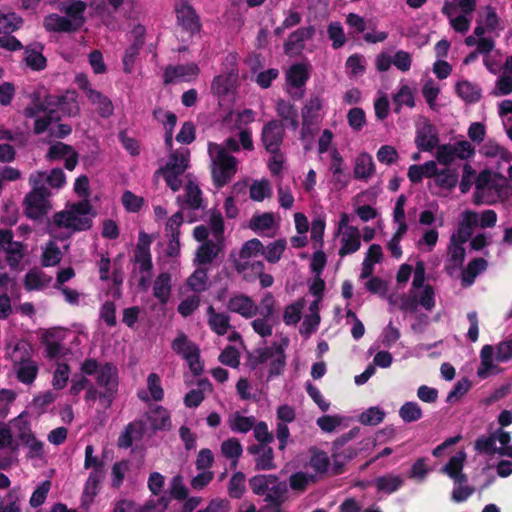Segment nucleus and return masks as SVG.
<instances>
[{
	"mask_svg": "<svg viewBox=\"0 0 512 512\" xmlns=\"http://www.w3.org/2000/svg\"><path fill=\"white\" fill-rule=\"evenodd\" d=\"M277 113L282 120L286 122L287 126H291L294 129L297 127V111L291 104L285 101H279L277 104Z\"/></svg>",
	"mask_w": 512,
	"mask_h": 512,
	"instance_id": "774afa93",
	"label": "nucleus"
},
{
	"mask_svg": "<svg viewBox=\"0 0 512 512\" xmlns=\"http://www.w3.org/2000/svg\"><path fill=\"white\" fill-rule=\"evenodd\" d=\"M47 159L64 160L67 170H73L78 163L76 151L71 146L62 142H57L49 148Z\"/></svg>",
	"mask_w": 512,
	"mask_h": 512,
	"instance_id": "c85d7f7f",
	"label": "nucleus"
},
{
	"mask_svg": "<svg viewBox=\"0 0 512 512\" xmlns=\"http://www.w3.org/2000/svg\"><path fill=\"white\" fill-rule=\"evenodd\" d=\"M137 395L139 399L145 402L162 400L164 391L159 376L155 373L149 374L147 377V389H140Z\"/></svg>",
	"mask_w": 512,
	"mask_h": 512,
	"instance_id": "e433bc0d",
	"label": "nucleus"
},
{
	"mask_svg": "<svg viewBox=\"0 0 512 512\" xmlns=\"http://www.w3.org/2000/svg\"><path fill=\"white\" fill-rule=\"evenodd\" d=\"M419 306L426 311H431L435 306L434 290L429 284H425V264L422 261L416 263L411 289L402 299L400 308L415 312Z\"/></svg>",
	"mask_w": 512,
	"mask_h": 512,
	"instance_id": "39448f33",
	"label": "nucleus"
},
{
	"mask_svg": "<svg viewBox=\"0 0 512 512\" xmlns=\"http://www.w3.org/2000/svg\"><path fill=\"white\" fill-rule=\"evenodd\" d=\"M287 247V241L285 239H277L271 243H269L266 247H264V252L262 255L269 263H277L284 251Z\"/></svg>",
	"mask_w": 512,
	"mask_h": 512,
	"instance_id": "6e6d98bb",
	"label": "nucleus"
},
{
	"mask_svg": "<svg viewBox=\"0 0 512 512\" xmlns=\"http://www.w3.org/2000/svg\"><path fill=\"white\" fill-rule=\"evenodd\" d=\"M462 242L455 235H452L448 247V255L445 261V268L450 275L462 268L465 259V249Z\"/></svg>",
	"mask_w": 512,
	"mask_h": 512,
	"instance_id": "bb28decb",
	"label": "nucleus"
},
{
	"mask_svg": "<svg viewBox=\"0 0 512 512\" xmlns=\"http://www.w3.org/2000/svg\"><path fill=\"white\" fill-rule=\"evenodd\" d=\"M147 425L152 430H166L171 426L169 412L162 406H156L146 415Z\"/></svg>",
	"mask_w": 512,
	"mask_h": 512,
	"instance_id": "ea45409f",
	"label": "nucleus"
},
{
	"mask_svg": "<svg viewBox=\"0 0 512 512\" xmlns=\"http://www.w3.org/2000/svg\"><path fill=\"white\" fill-rule=\"evenodd\" d=\"M242 452V445L236 438L227 439L221 444L222 455L230 459L233 466L237 464V461L242 455Z\"/></svg>",
	"mask_w": 512,
	"mask_h": 512,
	"instance_id": "13d9d810",
	"label": "nucleus"
},
{
	"mask_svg": "<svg viewBox=\"0 0 512 512\" xmlns=\"http://www.w3.org/2000/svg\"><path fill=\"white\" fill-rule=\"evenodd\" d=\"M86 3L81 0H65L58 6L64 15L56 13L44 18L43 26L50 32H75L85 23Z\"/></svg>",
	"mask_w": 512,
	"mask_h": 512,
	"instance_id": "20e7f679",
	"label": "nucleus"
},
{
	"mask_svg": "<svg viewBox=\"0 0 512 512\" xmlns=\"http://www.w3.org/2000/svg\"><path fill=\"white\" fill-rule=\"evenodd\" d=\"M249 227L260 235L274 236L279 223L272 212H264L254 215L249 222Z\"/></svg>",
	"mask_w": 512,
	"mask_h": 512,
	"instance_id": "cd10ccee",
	"label": "nucleus"
},
{
	"mask_svg": "<svg viewBox=\"0 0 512 512\" xmlns=\"http://www.w3.org/2000/svg\"><path fill=\"white\" fill-rule=\"evenodd\" d=\"M383 259L382 248L378 244H372L366 252V256L362 263L360 278H368L373 274L374 265Z\"/></svg>",
	"mask_w": 512,
	"mask_h": 512,
	"instance_id": "c03bdc74",
	"label": "nucleus"
},
{
	"mask_svg": "<svg viewBox=\"0 0 512 512\" xmlns=\"http://www.w3.org/2000/svg\"><path fill=\"white\" fill-rule=\"evenodd\" d=\"M497 222V214L493 210H484L478 213L473 210H465L459 218L458 230L454 234L459 241L466 243L477 228H491Z\"/></svg>",
	"mask_w": 512,
	"mask_h": 512,
	"instance_id": "9d476101",
	"label": "nucleus"
},
{
	"mask_svg": "<svg viewBox=\"0 0 512 512\" xmlns=\"http://www.w3.org/2000/svg\"><path fill=\"white\" fill-rule=\"evenodd\" d=\"M310 65L298 63L292 65L286 73V79L290 86L302 87L309 77Z\"/></svg>",
	"mask_w": 512,
	"mask_h": 512,
	"instance_id": "a18cd8bd",
	"label": "nucleus"
},
{
	"mask_svg": "<svg viewBox=\"0 0 512 512\" xmlns=\"http://www.w3.org/2000/svg\"><path fill=\"white\" fill-rule=\"evenodd\" d=\"M104 477V469H100L99 467L96 469H92L89 474V477L85 483L83 494H82V503L85 506H89L94 497L99 492L100 482Z\"/></svg>",
	"mask_w": 512,
	"mask_h": 512,
	"instance_id": "72a5a7b5",
	"label": "nucleus"
},
{
	"mask_svg": "<svg viewBox=\"0 0 512 512\" xmlns=\"http://www.w3.org/2000/svg\"><path fill=\"white\" fill-rule=\"evenodd\" d=\"M156 117L163 123L165 128V144L168 148L173 145V129L177 122V117L172 112L158 111L155 112Z\"/></svg>",
	"mask_w": 512,
	"mask_h": 512,
	"instance_id": "864d4df0",
	"label": "nucleus"
},
{
	"mask_svg": "<svg viewBox=\"0 0 512 512\" xmlns=\"http://www.w3.org/2000/svg\"><path fill=\"white\" fill-rule=\"evenodd\" d=\"M227 307L231 312L237 313L244 318H252L258 311V306L254 301L243 294L233 295L229 299Z\"/></svg>",
	"mask_w": 512,
	"mask_h": 512,
	"instance_id": "7c9ffc66",
	"label": "nucleus"
},
{
	"mask_svg": "<svg viewBox=\"0 0 512 512\" xmlns=\"http://www.w3.org/2000/svg\"><path fill=\"white\" fill-rule=\"evenodd\" d=\"M350 418L343 415H324L316 420L318 427L325 433H332L347 428Z\"/></svg>",
	"mask_w": 512,
	"mask_h": 512,
	"instance_id": "37998d69",
	"label": "nucleus"
},
{
	"mask_svg": "<svg viewBox=\"0 0 512 512\" xmlns=\"http://www.w3.org/2000/svg\"><path fill=\"white\" fill-rule=\"evenodd\" d=\"M255 362L264 365L269 371V377H273L284 369L285 355L282 349L266 348L257 351Z\"/></svg>",
	"mask_w": 512,
	"mask_h": 512,
	"instance_id": "6ab92c4d",
	"label": "nucleus"
},
{
	"mask_svg": "<svg viewBox=\"0 0 512 512\" xmlns=\"http://www.w3.org/2000/svg\"><path fill=\"white\" fill-rule=\"evenodd\" d=\"M79 111L77 94L74 91H67L63 95H48L43 100H34L32 105L25 109V116L35 119L34 132L40 134L61 115L75 116Z\"/></svg>",
	"mask_w": 512,
	"mask_h": 512,
	"instance_id": "f03ea898",
	"label": "nucleus"
},
{
	"mask_svg": "<svg viewBox=\"0 0 512 512\" xmlns=\"http://www.w3.org/2000/svg\"><path fill=\"white\" fill-rule=\"evenodd\" d=\"M511 359L512 339L503 341L496 346L484 345L480 351V365L477 369L478 377L485 379L491 375L498 374L501 371L498 364Z\"/></svg>",
	"mask_w": 512,
	"mask_h": 512,
	"instance_id": "0eeeda50",
	"label": "nucleus"
},
{
	"mask_svg": "<svg viewBox=\"0 0 512 512\" xmlns=\"http://www.w3.org/2000/svg\"><path fill=\"white\" fill-rule=\"evenodd\" d=\"M189 150L187 148H180L173 151L166 162L155 172V177H163L166 185L176 192L180 189L182 181L181 175L189 166Z\"/></svg>",
	"mask_w": 512,
	"mask_h": 512,
	"instance_id": "1a4fd4ad",
	"label": "nucleus"
},
{
	"mask_svg": "<svg viewBox=\"0 0 512 512\" xmlns=\"http://www.w3.org/2000/svg\"><path fill=\"white\" fill-rule=\"evenodd\" d=\"M314 34L313 27L300 28L293 32L285 43V52L289 55L299 53L304 46V41L310 39Z\"/></svg>",
	"mask_w": 512,
	"mask_h": 512,
	"instance_id": "58836bf2",
	"label": "nucleus"
},
{
	"mask_svg": "<svg viewBox=\"0 0 512 512\" xmlns=\"http://www.w3.org/2000/svg\"><path fill=\"white\" fill-rule=\"evenodd\" d=\"M22 444L28 449V458L32 460H42L44 458V443L38 440L35 435L24 440Z\"/></svg>",
	"mask_w": 512,
	"mask_h": 512,
	"instance_id": "338daca9",
	"label": "nucleus"
},
{
	"mask_svg": "<svg viewBox=\"0 0 512 512\" xmlns=\"http://www.w3.org/2000/svg\"><path fill=\"white\" fill-rule=\"evenodd\" d=\"M43 47L39 44L30 45L25 49V62L33 70H42L46 67V58L42 54Z\"/></svg>",
	"mask_w": 512,
	"mask_h": 512,
	"instance_id": "09e8293b",
	"label": "nucleus"
},
{
	"mask_svg": "<svg viewBox=\"0 0 512 512\" xmlns=\"http://www.w3.org/2000/svg\"><path fill=\"white\" fill-rule=\"evenodd\" d=\"M354 177L359 180L367 181L375 173V164L370 154L360 153L354 161Z\"/></svg>",
	"mask_w": 512,
	"mask_h": 512,
	"instance_id": "4c0bfd02",
	"label": "nucleus"
},
{
	"mask_svg": "<svg viewBox=\"0 0 512 512\" xmlns=\"http://www.w3.org/2000/svg\"><path fill=\"white\" fill-rule=\"evenodd\" d=\"M264 252V245L259 239H251L246 241L239 252V258L235 262V269L238 273H240L245 279H250V269L251 263L250 258L257 257L262 255Z\"/></svg>",
	"mask_w": 512,
	"mask_h": 512,
	"instance_id": "f3484780",
	"label": "nucleus"
},
{
	"mask_svg": "<svg viewBox=\"0 0 512 512\" xmlns=\"http://www.w3.org/2000/svg\"><path fill=\"white\" fill-rule=\"evenodd\" d=\"M474 200L476 203L492 204L502 198L503 189L492 179L490 171L481 172L475 180Z\"/></svg>",
	"mask_w": 512,
	"mask_h": 512,
	"instance_id": "2eb2a0df",
	"label": "nucleus"
},
{
	"mask_svg": "<svg viewBox=\"0 0 512 512\" xmlns=\"http://www.w3.org/2000/svg\"><path fill=\"white\" fill-rule=\"evenodd\" d=\"M228 424L232 431L246 433L253 428L255 424V418L252 416H244L239 412H235L230 415Z\"/></svg>",
	"mask_w": 512,
	"mask_h": 512,
	"instance_id": "603ef678",
	"label": "nucleus"
},
{
	"mask_svg": "<svg viewBox=\"0 0 512 512\" xmlns=\"http://www.w3.org/2000/svg\"><path fill=\"white\" fill-rule=\"evenodd\" d=\"M48 196L49 193L29 192L24 199L27 217L34 220L42 218L50 209Z\"/></svg>",
	"mask_w": 512,
	"mask_h": 512,
	"instance_id": "5701e85b",
	"label": "nucleus"
},
{
	"mask_svg": "<svg viewBox=\"0 0 512 512\" xmlns=\"http://www.w3.org/2000/svg\"><path fill=\"white\" fill-rule=\"evenodd\" d=\"M91 205L88 200L69 204L53 217V225L69 233L87 230L92 224Z\"/></svg>",
	"mask_w": 512,
	"mask_h": 512,
	"instance_id": "423d86ee",
	"label": "nucleus"
},
{
	"mask_svg": "<svg viewBox=\"0 0 512 512\" xmlns=\"http://www.w3.org/2000/svg\"><path fill=\"white\" fill-rule=\"evenodd\" d=\"M144 32L145 29L141 25L135 27L133 31V34L135 35V41L129 48L126 49L123 57V66L124 71L126 73L132 72L135 57L138 55L140 47L142 45V37L144 35Z\"/></svg>",
	"mask_w": 512,
	"mask_h": 512,
	"instance_id": "79ce46f5",
	"label": "nucleus"
},
{
	"mask_svg": "<svg viewBox=\"0 0 512 512\" xmlns=\"http://www.w3.org/2000/svg\"><path fill=\"white\" fill-rule=\"evenodd\" d=\"M152 242L151 237L145 232L139 234L138 243L135 249V263L139 266V269L143 273H147L146 276H142L140 279V285L143 288H147L149 284V272L152 268L150 244Z\"/></svg>",
	"mask_w": 512,
	"mask_h": 512,
	"instance_id": "a211bd4d",
	"label": "nucleus"
},
{
	"mask_svg": "<svg viewBox=\"0 0 512 512\" xmlns=\"http://www.w3.org/2000/svg\"><path fill=\"white\" fill-rule=\"evenodd\" d=\"M51 282V277L41 271L32 270L25 277V288L27 290H42Z\"/></svg>",
	"mask_w": 512,
	"mask_h": 512,
	"instance_id": "5fc2aeb1",
	"label": "nucleus"
},
{
	"mask_svg": "<svg viewBox=\"0 0 512 512\" xmlns=\"http://www.w3.org/2000/svg\"><path fill=\"white\" fill-rule=\"evenodd\" d=\"M466 453L458 451L453 455L449 462L442 468V471L448 475L455 483L466 482V476L462 473L464 463L466 461Z\"/></svg>",
	"mask_w": 512,
	"mask_h": 512,
	"instance_id": "c9c22d12",
	"label": "nucleus"
},
{
	"mask_svg": "<svg viewBox=\"0 0 512 512\" xmlns=\"http://www.w3.org/2000/svg\"><path fill=\"white\" fill-rule=\"evenodd\" d=\"M479 152L482 156L497 163L510 162L512 159V154L494 140H488L485 142L481 146Z\"/></svg>",
	"mask_w": 512,
	"mask_h": 512,
	"instance_id": "a19ab883",
	"label": "nucleus"
},
{
	"mask_svg": "<svg viewBox=\"0 0 512 512\" xmlns=\"http://www.w3.org/2000/svg\"><path fill=\"white\" fill-rule=\"evenodd\" d=\"M199 72L200 69L195 63L168 66L164 72V81L172 84L190 82L198 77Z\"/></svg>",
	"mask_w": 512,
	"mask_h": 512,
	"instance_id": "4be33fe9",
	"label": "nucleus"
},
{
	"mask_svg": "<svg viewBox=\"0 0 512 512\" xmlns=\"http://www.w3.org/2000/svg\"><path fill=\"white\" fill-rule=\"evenodd\" d=\"M503 29L504 24L496 11L491 6H486L479 16L474 33L479 37L484 35L486 31L498 35Z\"/></svg>",
	"mask_w": 512,
	"mask_h": 512,
	"instance_id": "b1692460",
	"label": "nucleus"
},
{
	"mask_svg": "<svg viewBox=\"0 0 512 512\" xmlns=\"http://www.w3.org/2000/svg\"><path fill=\"white\" fill-rule=\"evenodd\" d=\"M177 203L182 211L187 212V221L195 222L199 212L204 209L202 192L194 180H188L184 186L183 194L177 197Z\"/></svg>",
	"mask_w": 512,
	"mask_h": 512,
	"instance_id": "4468645a",
	"label": "nucleus"
},
{
	"mask_svg": "<svg viewBox=\"0 0 512 512\" xmlns=\"http://www.w3.org/2000/svg\"><path fill=\"white\" fill-rule=\"evenodd\" d=\"M238 81V72L231 69L227 74H222L214 78L212 91L218 97L226 96L232 93Z\"/></svg>",
	"mask_w": 512,
	"mask_h": 512,
	"instance_id": "473e14b6",
	"label": "nucleus"
},
{
	"mask_svg": "<svg viewBox=\"0 0 512 512\" xmlns=\"http://www.w3.org/2000/svg\"><path fill=\"white\" fill-rule=\"evenodd\" d=\"M403 484V478L399 475H385L375 479V485L379 491L391 494L397 491Z\"/></svg>",
	"mask_w": 512,
	"mask_h": 512,
	"instance_id": "4d7b16f0",
	"label": "nucleus"
},
{
	"mask_svg": "<svg viewBox=\"0 0 512 512\" xmlns=\"http://www.w3.org/2000/svg\"><path fill=\"white\" fill-rule=\"evenodd\" d=\"M283 139V126L278 121L267 123L262 130V142L268 152L279 151Z\"/></svg>",
	"mask_w": 512,
	"mask_h": 512,
	"instance_id": "c756f323",
	"label": "nucleus"
},
{
	"mask_svg": "<svg viewBox=\"0 0 512 512\" xmlns=\"http://www.w3.org/2000/svg\"><path fill=\"white\" fill-rule=\"evenodd\" d=\"M8 429L11 431V435L17 437L21 442L34 435L30 428L28 416L24 413L13 419Z\"/></svg>",
	"mask_w": 512,
	"mask_h": 512,
	"instance_id": "49530a36",
	"label": "nucleus"
},
{
	"mask_svg": "<svg viewBox=\"0 0 512 512\" xmlns=\"http://www.w3.org/2000/svg\"><path fill=\"white\" fill-rule=\"evenodd\" d=\"M458 95L466 102H476L481 97L480 89L468 81H460L456 86Z\"/></svg>",
	"mask_w": 512,
	"mask_h": 512,
	"instance_id": "052dcab7",
	"label": "nucleus"
},
{
	"mask_svg": "<svg viewBox=\"0 0 512 512\" xmlns=\"http://www.w3.org/2000/svg\"><path fill=\"white\" fill-rule=\"evenodd\" d=\"M12 238L9 230L0 231V252L5 254L11 268H17L23 258V245Z\"/></svg>",
	"mask_w": 512,
	"mask_h": 512,
	"instance_id": "412c9836",
	"label": "nucleus"
},
{
	"mask_svg": "<svg viewBox=\"0 0 512 512\" xmlns=\"http://www.w3.org/2000/svg\"><path fill=\"white\" fill-rule=\"evenodd\" d=\"M271 195L272 187L270 182L266 179L254 181L250 186V197L254 201L261 202L271 197Z\"/></svg>",
	"mask_w": 512,
	"mask_h": 512,
	"instance_id": "bf43d9fd",
	"label": "nucleus"
},
{
	"mask_svg": "<svg viewBox=\"0 0 512 512\" xmlns=\"http://www.w3.org/2000/svg\"><path fill=\"white\" fill-rule=\"evenodd\" d=\"M207 322L210 329L219 336L226 335L231 329L230 316L217 312L212 306L207 308Z\"/></svg>",
	"mask_w": 512,
	"mask_h": 512,
	"instance_id": "f704fd0d",
	"label": "nucleus"
},
{
	"mask_svg": "<svg viewBox=\"0 0 512 512\" xmlns=\"http://www.w3.org/2000/svg\"><path fill=\"white\" fill-rule=\"evenodd\" d=\"M511 436L502 429L495 431L488 437H480L475 442V449L488 455L499 454L512 458Z\"/></svg>",
	"mask_w": 512,
	"mask_h": 512,
	"instance_id": "ddd939ff",
	"label": "nucleus"
},
{
	"mask_svg": "<svg viewBox=\"0 0 512 512\" xmlns=\"http://www.w3.org/2000/svg\"><path fill=\"white\" fill-rule=\"evenodd\" d=\"M32 353L33 349L31 344L22 339L11 341L6 346V356L14 364L30 360Z\"/></svg>",
	"mask_w": 512,
	"mask_h": 512,
	"instance_id": "2f4dec72",
	"label": "nucleus"
},
{
	"mask_svg": "<svg viewBox=\"0 0 512 512\" xmlns=\"http://www.w3.org/2000/svg\"><path fill=\"white\" fill-rule=\"evenodd\" d=\"M22 18L15 12H0V33H10L21 27Z\"/></svg>",
	"mask_w": 512,
	"mask_h": 512,
	"instance_id": "680f3d73",
	"label": "nucleus"
},
{
	"mask_svg": "<svg viewBox=\"0 0 512 512\" xmlns=\"http://www.w3.org/2000/svg\"><path fill=\"white\" fill-rule=\"evenodd\" d=\"M252 491L265 496V501H283L287 487L274 475H256L249 481Z\"/></svg>",
	"mask_w": 512,
	"mask_h": 512,
	"instance_id": "f8f14e48",
	"label": "nucleus"
},
{
	"mask_svg": "<svg viewBox=\"0 0 512 512\" xmlns=\"http://www.w3.org/2000/svg\"><path fill=\"white\" fill-rule=\"evenodd\" d=\"M64 330L51 329L45 332L43 341L45 343V356L50 359H56L60 362L66 354L65 347L61 344L64 337Z\"/></svg>",
	"mask_w": 512,
	"mask_h": 512,
	"instance_id": "393cba45",
	"label": "nucleus"
},
{
	"mask_svg": "<svg viewBox=\"0 0 512 512\" xmlns=\"http://www.w3.org/2000/svg\"><path fill=\"white\" fill-rule=\"evenodd\" d=\"M172 349L181 355L194 374H200L203 366L199 359V349L184 334L179 335L172 343Z\"/></svg>",
	"mask_w": 512,
	"mask_h": 512,
	"instance_id": "dca6fc26",
	"label": "nucleus"
},
{
	"mask_svg": "<svg viewBox=\"0 0 512 512\" xmlns=\"http://www.w3.org/2000/svg\"><path fill=\"white\" fill-rule=\"evenodd\" d=\"M487 267V262L482 258H477L469 262L467 268L463 272V281L467 285H471L478 274L483 272Z\"/></svg>",
	"mask_w": 512,
	"mask_h": 512,
	"instance_id": "0e129e2a",
	"label": "nucleus"
},
{
	"mask_svg": "<svg viewBox=\"0 0 512 512\" xmlns=\"http://www.w3.org/2000/svg\"><path fill=\"white\" fill-rule=\"evenodd\" d=\"M171 293V276L168 273H161L153 285L154 297L159 300L160 303H167Z\"/></svg>",
	"mask_w": 512,
	"mask_h": 512,
	"instance_id": "de8ad7c7",
	"label": "nucleus"
},
{
	"mask_svg": "<svg viewBox=\"0 0 512 512\" xmlns=\"http://www.w3.org/2000/svg\"><path fill=\"white\" fill-rule=\"evenodd\" d=\"M143 429L144 427L140 423L129 424L119 436L118 445L123 448L131 446L133 440L142 433Z\"/></svg>",
	"mask_w": 512,
	"mask_h": 512,
	"instance_id": "e2e57ef3",
	"label": "nucleus"
},
{
	"mask_svg": "<svg viewBox=\"0 0 512 512\" xmlns=\"http://www.w3.org/2000/svg\"><path fill=\"white\" fill-rule=\"evenodd\" d=\"M18 380L24 384L32 383L38 373L37 364L31 359L25 362L14 364Z\"/></svg>",
	"mask_w": 512,
	"mask_h": 512,
	"instance_id": "8fccbe9b",
	"label": "nucleus"
},
{
	"mask_svg": "<svg viewBox=\"0 0 512 512\" xmlns=\"http://www.w3.org/2000/svg\"><path fill=\"white\" fill-rule=\"evenodd\" d=\"M194 238L203 242L196 251L195 261L198 264H209L223 252L225 248L224 222L220 213L213 212L209 219V228L199 225L194 228Z\"/></svg>",
	"mask_w": 512,
	"mask_h": 512,
	"instance_id": "7ed1b4c3",
	"label": "nucleus"
},
{
	"mask_svg": "<svg viewBox=\"0 0 512 512\" xmlns=\"http://www.w3.org/2000/svg\"><path fill=\"white\" fill-rule=\"evenodd\" d=\"M208 153L211 159V172L215 184L224 186L232 180L238 170V160L228 154L222 145L209 143Z\"/></svg>",
	"mask_w": 512,
	"mask_h": 512,
	"instance_id": "6e6552de",
	"label": "nucleus"
},
{
	"mask_svg": "<svg viewBox=\"0 0 512 512\" xmlns=\"http://www.w3.org/2000/svg\"><path fill=\"white\" fill-rule=\"evenodd\" d=\"M175 12L179 24L186 30L194 33L200 29L199 17L194 8L186 1L179 0L175 5Z\"/></svg>",
	"mask_w": 512,
	"mask_h": 512,
	"instance_id": "a878e982",
	"label": "nucleus"
},
{
	"mask_svg": "<svg viewBox=\"0 0 512 512\" xmlns=\"http://www.w3.org/2000/svg\"><path fill=\"white\" fill-rule=\"evenodd\" d=\"M458 182V173L453 168H446L437 173L435 183L444 189H452Z\"/></svg>",
	"mask_w": 512,
	"mask_h": 512,
	"instance_id": "69168bd1",
	"label": "nucleus"
},
{
	"mask_svg": "<svg viewBox=\"0 0 512 512\" xmlns=\"http://www.w3.org/2000/svg\"><path fill=\"white\" fill-rule=\"evenodd\" d=\"M325 228L326 220L324 216L318 215L312 220L310 239L312 241L313 248H323Z\"/></svg>",
	"mask_w": 512,
	"mask_h": 512,
	"instance_id": "3c124183",
	"label": "nucleus"
},
{
	"mask_svg": "<svg viewBox=\"0 0 512 512\" xmlns=\"http://www.w3.org/2000/svg\"><path fill=\"white\" fill-rule=\"evenodd\" d=\"M439 142L438 133L434 125L423 119L416 128L415 144L420 151H432Z\"/></svg>",
	"mask_w": 512,
	"mask_h": 512,
	"instance_id": "aec40b11",
	"label": "nucleus"
},
{
	"mask_svg": "<svg viewBox=\"0 0 512 512\" xmlns=\"http://www.w3.org/2000/svg\"><path fill=\"white\" fill-rule=\"evenodd\" d=\"M353 217L347 213H341L336 224L335 236L339 241L338 254L341 257L357 252L361 247V232L351 225Z\"/></svg>",
	"mask_w": 512,
	"mask_h": 512,
	"instance_id": "9b49d317",
	"label": "nucleus"
},
{
	"mask_svg": "<svg viewBox=\"0 0 512 512\" xmlns=\"http://www.w3.org/2000/svg\"><path fill=\"white\" fill-rule=\"evenodd\" d=\"M86 390V401L99 400L107 409L111 406L118 391V371L109 363L99 365L94 359H86L80 366V374L71 380L70 393L78 395Z\"/></svg>",
	"mask_w": 512,
	"mask_h": 512,
	"instance_id": "f257e3e1",
	"label": "nucleus"
}]
</instances>
